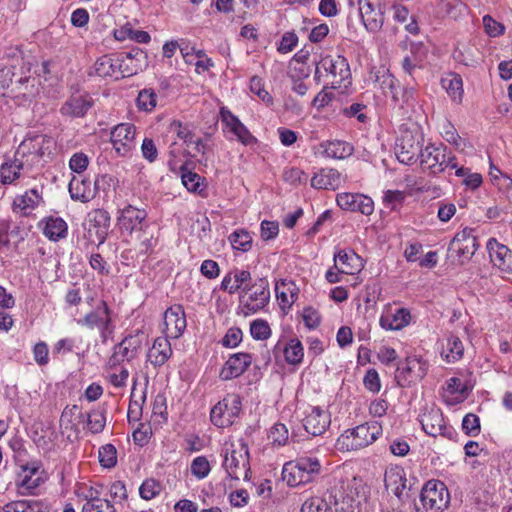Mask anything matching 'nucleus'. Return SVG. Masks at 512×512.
I'll use <instances>...</instances> for the list:
<instances>
[{
	"label": "nucleus",
	"instance_id": "57",
	"mask_svg": "<svg viewBox=\"0 0 512 512\" xmlns=\"http://www.w3.org/2000/svg\"><path fill=\"white\" fill-rule=\"evenodd\" d=\"M485 32L490 37H497L504 33L505 27L500 22L493 19L490 15H485L482 19Z\"/></svg>",
	"mask_w": 512,
	"mask_h": 512
},
{
	"label": "nucleus",
	"instance_id": "55",
	"mask_svg": "<svg viewBox=\"0 0 512 512\" xmlns=\"http://www.w3.org/2000/svg\"><path fill=\"white\" fill-rule=\"evenodd\" d=\"M462 429L469 436H477L480 433V420L475 414L469 413L462 420Z\"/></svg>",
	"mask_w": 512,
	"mask_h": 512
},
{
	"label": "nucleus",
	"instance_id": "47",
	"mask_svg": "<svg viewBox=\"0 0 512 512\" xmlns=\"http://www.w3.org/2000/svg\"><path fill=\"white\" fill-rule=\"evenodd\" d=\"M21 472L17 475L16 484L19 488V493L22 495H29L32 493V485L30 483L32 477V468L29 463L20 464Z\"/></svg>",
	"mask_w": 512,
	"mask_h": 512
},
{
	"label": "nucleus",
	"instance_id": "30",
	"mask_svg": "<svg viewBox=\"0 0 512 512\" xmlns=\"http://www.w3.org/2000/svg\"><path fill=\"white\" fill-rule=\"evenodd\" d=\"M342 183L341 174L333 168H323L311 179V186L316 189L336 190Z\"/></svg>",
	"mask_w": 512,
	"mask_h": 512
},
{
	"label": "nucleus",
	"instance_id": "22",
	"mask_svg": "<svg viewBox=\"0 0 512 512\" xmlns=\"http://www.w3.org/2000/svg\"><path fill=\"white\" fill-rule=\"evenodd\" d=\"M420 423L426 434L432 437L438 435L451 437V432L445 425L444 417L440 409L431 408L421 415Z\"/></svg>",
	"mask_w": 512,
	"mask_h": 512
},
{
	"label": "nucleus",
	"instance_id": "54",
	"mask_svg": "<svg viewBox=\"0 0 512 512\" xmlns=\"http://www.w3.org/2000/svg\"><path fill=\"white\" fill-rule=\"evenodd\" d=\"M157 96L151 89H144L140 91L137 104L140 109L151 111L156 106Z\"/></svg>",
	"mask_w": 512,
	"mask_h": 512
},
{
	"label": "nucleus",
	"instance_id": "59",
	"mask_svg": "<svg viewBox=\"0 0 512 512\" xmlns=\"http://www.w3.org/2000/svg\"><path fill=\"white\" fill-rule=\"evenodd\" d=\"M328 506L324 499L312 497L307 499L301 507V512H327Z\"/></svg>",
	"mask_w": 512,
	"mask_h": 512
},
{
	"label": "nucleus",
	"instance_id": "44",
	"mask_svg": "<svg viewBox=\"0 0 512 512\" xmlns=\"http://www.w3.org/2000/svg\"><path fill=\"white\" fill-rule=\"evenodd\" d=\"M229 241L233 249L247 252L252 247V236L246 230L239 229L235 230L230 236Z\"/></svg>",
	"mask_w": 512,
	"mask_h": 512
},
{
	"label": "nucleus",
	"instance_id": "39",
	"mask_svg": "<svg viewBox=\"0 0 512 512\" xmlns=\"http://www.w3.org/2000/svg\"><path fill=\"white\" fill-rule=\"evenodd\" d=\"M295 462L302 474L305 475L304 478L307 483L311 482L320 473L321 464L315 457H301Z\"/></svg>",
	"mask_w": 512,
	"mask_h": 512
},
{
	"label": "nucleus",
	"instance_id": "16",
	"mask_svg": "<svg viewBox=\"0 0 512 512\" xmlns=\"http://www.w3.org/2000/svg\"><path fill=\"white\" fill-rule=\"evenodd\" d=\"M220 119L224 133H231L244 145L256 142V138L250 133L247 127L227 107H221Z\"/></svg>",
	"mask_w": 512,
	"mask_h": 512
},
{
	"label": "nucleus",
	"instance_id": "12",
	"mask_svg": "<svg viewBox=\"0 0 512 512\" xmlns=\"http://www.w3.org/2000/svg\"><path fill=\"white\" fill-rule=\"evenodd\" d=\"M111 144L118 156L125 157L136 146V127L132 123H120L110 132Z\"/></svg>",
	"mask_w": 512,
	"mask_h": 512
},
{
	"label": "nucleus",
	"instance_id": "50",
	"mask_svg": "<svg viewBox=\"0 0 512 512\" xmlns=\"http://www.w3.org/2000/svg\"><path fill=\"white\" fill-rule=\"evenodd\" d=\"M98 456L99 462L104 468H112L117 463V451L112 444H106L100 447Z\"/></svg>",
	"mask_w": 512,
	"mask_h": 512
},
{
	"label": "nucleus",
	"instance_id": "38",
	"mask_svg": "<svg viewBox=\"0 0 512 512\" xmlns=\"http://www.w3.org/2000/svg\"><path fill=\"white\" fill-rule=\"evenodd\" d=\"M93 222L97 227L96 235L99 242L98 245H101L105 242L108 235L111 222L110 214L104 209H97L93 213Z\"/></svg>",
	"mask_w": 512,
	"mask_h": 512
},
{
	"label": "nucleus",
	"instance_id": "28",
	"mask_svg": "<svg viewBox=\"0 0 512 512\" xmlns=\"http://www.w3.org/2000/svg\"><path fill=\"white\" fill-rule=\"evenodd\" d=\"M39 229L51 241L64 239L68 233L67 223L60 217L49 216L38 223Z\"/></svg>",
	"mask_w": 512,
	"mask_h": 512
},
{
	"label": "nucleus",
	"instance_id": "36",
	"mask_svg": "<svg viewBox=\"0 0 512 512\" xmlns=\"http://www.w3.org/2000/svg\"><path fill=\"white\" fill-rule=\"evenodd\" d=\"M69 193L73 200L83 203L90 201L94 193L90 187V181L73 178L69 183Z\"/></svg>",
	"mask_w": 512,
	"mask_h": 512
},
{
	"label": "nucleus",
	"instance_id": "52",
	"mask_svg": "<svg viewBox=\"0 0 512 512\" xmlns=\"http://www.w3.org/2000/svg\"><path fill=\"white\" fill-rule=\"evenodd\" d=\"M191 474L198 479L206 478L210 471V463L205 456H198L192 460L190 466Z\"/></svg>",
	"mask_w": 512,
	"mask_h": 512
},
{
	"label": "nucleus",
	"instance_id": "26",
	"mask_svg": "<svg viewBox=\"0 0 512 512\" xmlns=\"http://www.w3.org/2000/svg\"><path fill=\"white\" fill-rule=\"evenodd\" d=\"M334 268L341 273L353 275L361 271L363 260L353 250H339L334 254Z\"/></svg>",
	"mask_w": 512,
	"mask_h": 512
},
{
	"label": "nucleus",
	"instance_id": "46",
	"mask_svg": "<svg viewBox=\"0 0 512 512\" xmlns=\"http://www.w3.org/2000/svg\"><path fill=\"white\" fill-rule=\"evenodd\" d=\"M34 146L38 147L36 153L39 157H50L56 148V142L48 135H34Z\"/></svg>",
	"mask_w": 512,
	"mask_h": 512
},
{
	"label": "nucleus",
	"instance_id": "31",
	"mask_svg": "<svg viewBox=\"0 0 512 512\" xmlns=\"http://www.w3.org/2000/svg\"><path fill=\"white\" fill-rule=\"evenodd\" d=\"M411 314L406 308H398L393 313L387 312L380 318V325L386 330H400L410 323Z\"/></svg>",
	"mask_w": 512,
	"mask_h": 512
},
{
	"label": "nucleus",
	"instance_id": "40",
	"mask_svg": "<svg viewBox=\"0 0 512 512\" xmlns=\"http://www.w3.org/2000/svg\"><path fill=\"white\" fill-rule=\"evenodd\" d=\"M304 476L295 461L288 462L283 467L282 479L286 481L289 486L295 487L306 484L307 482Z\"/></svg>",
	"mask_w": 512,
	"mask_h": 512
},
{
	"label": "nucleus",
	"instance_id": "49",
	"mask_svg": "<svg viewBox=\"0 0 512 512\" xmlns=\"http://www.w3.org/2000/svg\"><path fill=\"white\" fill-rule=\"evenodd\" d=\"M161 489L162 486L159 481L149 478L139 487V494L142 499L151 500L160 494Z\"/></svg>",
	"mask_w": 512,
	"mask_h": 512
},
{
	"label": "nucleus",
	"instance_id": "18",
	"mask_svg": "<svg viewBox=\"0 0 512 512\" xmlns=\"http://www.w3.org/2000/svg\"><path fill=\"white\" fill-rule=\"evenodd\" d=\"M164 334L170 339H178L184 333L187 322L182 305L175 304L164 312Z\"/></svg>",
	"mask_w": 512,
	"mask_h": 512
},
{
	"label": "nucleus",
	"instance_id": "33",
	"mask_svg": "<svg viewBox=\"0 0 512 512\" xmlns=\"http://www.w3.org/2000/svg\"><path fill=\"white\" fill-rule=\"evenodd\" d=\"M321 146L323 147V154L331 159L347 158L352 155L354 151L350 143L340 140L327 141L321 144Z\"/></svg>",
	"mask_w": 512,
	"mask_h": 512
},
{
	"label": "nucleus",
	"instance_id": "60",
	"mask_svg": "<svg viewBox=\"0 0 512 512\" xmlns=\"http://www.w3.org/2000/svg\"><path fill=\"white\" fill-rule=\"evenodd\" d=\"M302 318L305 326L310 330L316 329L321 322V316L319 312L312 307H306L303 309Z\"/></svg>",
	"mask_w": 512,
	"mask_h": 512
},
{
	"label": "nucleus",
	"instance_id": "34",
	"mask_svg": "<svg viewBox=\"0 0 512 512\" xmlns=\"http://www.w3.org/2000/svg\"><path fill=\"white\" fill-rule=\"evenodd\" d=\"M391 99L395 106L407 112L409 109H413L416 103L415 90L413 87L399 84L393 92Z\"/></svg>",
	"mask_w": 512,
	"mask_h": 512
},
{
	"label": "nucleus",
	"instance_id": "14",
	"mask_svg": "<svg viewBox=\"0 0 512 512\" xmlns=\"http://www.w3.org/2000/svg\"><path fill=\"white\" fill-rule=\"evenodd\" d=\"M361 21L368 32H378L384 24L381 0H357Z\"/></svg>",
	"mask_w": 512,
	"mask_h": 512
},
{
	"label": "nucleus",
	"instance_id": "61",
	"mask_svg": "<svg viewBox=\"0 0 512 512\" xmlns=\"http://www.w3.org/2000/svg\"><path fill=\"white\" fill-rule=\"evenodd\" d=\"M363 383L365 388L373 393H378L381 389L380 377L375 369H369L366 372Z\"/></svg>",
	"mask_w": 512,
	"mask_h": 512
},
{
	"label": "nucleus",
	"instance_id": "24",
	"mask_svg": "<svg viewBox=\"0 0 512 512\" xmlns=\"http://www.w3.org/2000/svg\"><path fill=\"white\" fill-rule=\"evenodd\" d=\"M93 104L94 101L88 93L72 95L61 106L60 112L64 116L80 118L87 114Z\"/></svg>",
	"mask_w": 512,
	"mask_h": 512
},
{
	"label": "nucleus",
	"instance_id": "23",
	"mask_svg": "<svg viewBox=\"0 0 512 512\" xmlns=\"http://www.w3.org/2000/svg\"><path fill=\"white\" fill-rule=\"evenodd\" d=\"M252 362V356L248 353H235L225 362L220 377L222 380H231L241 376Z\"/></svg>",
	"mask_w": 512,
	"mask_h": 512
},
{
	"label": "nucleus",
	"instance_id": "37",
	"mask_svg": "<svg viewBox=\"0 0 512 512\" xmlns=\"http://www.w3.org/2000/svg\"><path fill=\"white\" fill-rule=\"evenodd\" d=\"M442 87L447 91L448 95L453 101L460 103L463 97V82L462 78L457 74H450L443 78Z\"/></svg>",
	"mask_w": 512,
	"mask_h": 512
},
{
	"label": "nucleus",
	"instance_id": "51",
	"mask_svg": "<svg viewBox=\"0 0 512 512\" xmlns=\"http://www.w3.org/2000/svg\"><path fill=\"white\" fill-rule=\"evenodd\" d=\"M268 438L272 444L284 446L289 438L287 427L282 423L274 424L269 431Z\"/></svg>",
	"mask_w": 512,
	"mask_h": 512
},
{
	"label": "nucleus",
	"instance_id": "41",
	"mask_svg": "<svg viewBox=\"0 0 512 512\" xmlns=\"http://www.w3.org/2000/svg\"><path fill=\"white\" fill-rule=\"evenodd\" d=\"M22 163L19 160L5 162L0 167V182L3 185L11 184L20 175Z\"/></svg>",
	"mask_w": 512,
	"mask_h": 512
},
{
	"label": "nucleus",
	"instance_id": "20",
	"mask_svg": "<svg viewBox=\"0 0 512 512\" xmlns=\"http://www.w3.org/2000/svg\"><path fill=\"white\" fill-rule=\"evenodd\" d=\"M305 431L312 436L322 435L330 426L331 419L328 411L319 406L309 407L302 420Z\"/></svg>",
	"mask_w": 512,
	"mask_h": 512
},
{
	"label": "nucleus",
	"instance_id": "7",
	"mask_svg": "<svg viewBox=\"0 0 512 512\" xmlns=\"http://www.w3.org/2000/svg\"><path fill=\"white\" fill-rule=\"evenodd\" d=\"M324 70L332 77V88H340L343 84L344 87H347V83L349 84V79L351 76L350 67L347 59L342 55H326L321 58V60L316 65L315 70V79L319 80L321 77V71Z\"/></svg>",
	"mask_w": 512,
	"mask_h": 512
},
{
	"label": "nucleus",
	"instance_id": "10",
	"mask_svg": "<svg viewBox=\"0 0 512 512\" xmlns=\"http://www.w3.org/2000/svg\"><path fill=\"white\" fill-rule=\"evenodd\" d=\"M427 371V361L416 355H411L406 357L401 366H398L395 379L399 386L404 387L412 382L422 380Z\"/></svg>",
	"mask_w": 512,
	"mask_h": 512
},
{
	"label": "nucleus",
	"instance_id": "3",
	"mask_svg": "<svg viewBox=\"0 0 512 512\" xmlns=\"http://www.w3.org/2000/svg\"><path fill=\"white\" fill-rule=\"evenodd\" d=\"M420 165L423 170L429 171L432 175H437L445 171L446 168L456 169L457 176H464L465 169L457 168L456 157L446 146L429 143L423 148L420 154Z\"/></svg>",
	"mask_w": 512,
	"mask_h": 512
},
{
	"label": "nucleus",
	"instance_id": "53",
	"mask_svg": "<svg viewBox=\"0 0 512 512\" xmlns=\"http://www.w3.org/2000/svg\"><path fill=\"white\" fill-rule=\"evenodd\" d=\"M250 333L254 339L266 340L271 334V329L265 320H254L250 325Z\"/></svg>",
	"mask_w": 512,
	"mask_h": 512
},
{
	"label": "nucleus",
	"instance_id": "45",
	"mask_svg": "<svg viewBox=\"0 0 512 512\" xmlns=\"http://www.w3.org/2000/svg\"><path fill=\"white\" fill-rule=\"evenodd\" d=\"M284 356L289 364H299L304 356L302 343L298 339H291L284 349Z\"/></svg>",
	"mask_w": 512,
	"mask_h": 512
},
{
	"label": "nucleus",
	"instance_id": "64",
	"mask_svg": "<svg viewBox=\"0 0 512 512\" xmlns=\"http://www.w3.org/2000/svg\"><path fill=\"white\" fill-rule=\"evenodd\" d=\"M242 331L238 327L228 329L226 335L222 339V345L227 348L236 347L242 340Z\"/></svg>",
	"mask_w": 512,
	"mask_h": 512
},
{
	"label": "nucleus",
	"instance_id": "62",
	"mask_svg": "<svg viewBox=\"0 0 512 512\" xmlns=\"http://www.w3.org/2000/svg\"><path fill=\"white\" fill-rule=\"evenodd\" d=\"M89 159L88 156L82 152H78L72 155L69 161V166L72 171L76 173H82L88 167Z\"/></svg>",
	"mask_w": 512,
	"mask_h": 512
},
{
	"label": "nucleus",
	"instance_id": "11",
	"mask_svg": "<svg viewBox=\"0 0 512 512\" xmlns=\"http://www.w3.org/2000/svg\"><path fill=\"white\" fill-rule=\"evenodd\" d=\"M111 314L112 311L107 302L101 299L96 304L94 310L87 313L83 318L77 320V323L90 330L98 329L100 330L101 335L105 336L106 333L111 332Z\"/></svg>",
	"mask_w": 512,
	"mask_h": 512
},
{
	"label": "nucleus",
	"instance_id": "29",
	"mask_svg": "<svg viewBox=\"0 0 512 512\" xmlns=\"http://www.w3.org/2000/svg\"><path fill=\"white\" fill-rule=\"evenodd\" d=\"M170 338L158 337L154 340L152 347L149 349L147 358L154 367L164 365L172 356V348L169 341Z\"/></svg>",
	"mask_w": 512,
	"mask_h": 512
},
{
	"label": "nucleus",
	"instance_id": "2",
	"mask_svg": "<svg viewBox=\"0 0 512 512\" xmlns=\"http://www.w3.org/2000/svg\"><path fill=\"white\" fill-rule=\"evenodd\" d=\"M381 434L382 426L379 422H366L344 431L336 441V448L343 452L357 451L375 442Z\"/></svg>",
	"mask_w": 512,
	"mask_h": 512
},
{
	"label": "nucleus",
	"instance_id": "63",
	"mask_svg": "<svg viewBox=\"0 0 512 512\" xmlns=\"http://www.w3.org/2000/svg\"><path fill=\"white\" fill-rule=\"evenodd\" d=\"M298 44V37L294 32H286L283 34L278 51L286 54L291 52Z\"/></svg>",
	"mask_w": 512,
	"mask_h": 512
},
{
	"label": "nucleus",
	"instance_id": "4",
	"mask_svg": "<svg viewBox=\"0 0 512 512\" xmlns=\"http://www.w3.org/2000/svg\"><path fill=\"white\" fill-rule=\"evenodd\" d=\"M223 456L224 461L222 466L231 479H249V450L248 445L243 440H239L236 444H226Z\"/></svg>",
	"mask_w": 512,
	"mask_h": 512
},
{
	"label": "nucleus",
	"instance_id": "35",
	"mask_svg": "<svg viewBox=\"0 0 512 512\" xmlns=\"http://www.w3.org/2000/svg\"><path fill=\"white\" fill-rule=\"evenodd\" d=\"M463 352L464 346L461 339L451 334L446 339V345L441 352V356L446 362L453 363L462 358Z\"/></svg>",
	"mask_w": 512,
	"mask_h": 512
},
{
	"label": "nucleus",
	"instance_id": "48",
	"mask_svg": "<svg viewBox=\"0 0 512 512\" xmlns=\"http://www.w3.org/2000/svg\"><path fill=\"white\" fill-rule=\"evenodd\" d=\"M105 413L104 409H96L87 415V427L92 433L103 431L106 423Z\"/></svg>",
	"mask_w": 512,
	"mask_h": 512
},
{
	"label": "nucleus",
	"instance_id": "58",
	"mask_svg": "<svg viewBox=\"0 0 512 512\" xmlns=\"http://www.w3.org/2000/svg\"><path fill=\"white\" fill-rule=\"evenodd\" d=\"M283 179L293 185L305 183L308 180L307 174L297 167H291L284 171Z\"/></svg>",
	"mask_w": 512,
	"mask_h": 512
},
{
	"label": "nucleus",
	"instance_id": "32",
	"mask_svg": "<svg viewBox=\"0 0 512 512\" xmlns=\"http://www.w3.org/2000/svg\"><path fill=\"white\" fill-rule=\"evenodd\" d=\"M251 280V273L248 270L235 269L233 272L227 273L222 282L221 289L230 294L242 288V285Z\"/></svg>",
	"mask_w": 512,
	"mask_h": 512
},
{
	"label": "nucleus",
	"instance_id": "43",
	"mask_svg": "<svg viewBox=\"0 0 512 512\" xmlns=\"http://www.w3.org/2000/svg\"><path fill=\"white\" fill-rule=\"evenodd\" d=\"M135 386H136V382H134V385L132 387L131 399H130L128 412H127V417H128L129 422H131V421L136 422V421L140 420V418L142 416V405L146 400V392L145 391H142L141 395L139 396V399L135 398L136 397Z\"/></svg>",
	"mask_w": 512,
	"mask_h": 512
},
{
	"label": "nucleus",
	"instance_id": "13",
	"mask_svg": "<svg viewBox=\"0 0 512 512\" xmlns=\"http://www.w3.org/2000/svg\"><path fill=\"white\" fill-rule=\"evenodd\" d=\"M477 247V239L473 235V230L465 228L451 240L448 247V257L456 255L458 261L463 264L464 261L469 260L474 255Z\"/></svg>",
	"mask_w": 512,
	"mask_h": 512
},
{
	"label": "nucleus",
	"instance_id": "1",
	"mask_svg": "<svg viewBox=\"0 0 512 512\" xmlns=\"http://www.w3.org/2000/svg\"><path fill=\"white\" fill-rule=\"evenodd\" d=\"M367 487L356 477L340 481L329 493V500L336 512H354L366 499Z\"/></svg>",
	"mask_w": 512,
	"mask_h": 512
},
{
	"label": "nucleus",
	"instance_id": "56",
	"mask_svg": "<svg viewBox=\"0 0 512 512\" xmlns=\"http://www.w3.org/2000/svg\"><path fill=\"white\" fill-rule=\"evenodd\" d=\"M380 88L386 96H392L393 92L396 90V87L400 84L399 80H397L392 74L388 71L385 72L381 77H378Z\"/></svg>",
	"mask_w": 512,
	"mask_h": 512
},
{
	"label": "nucleus",
	"instance_id": "8",
	"mask_svg": "<svg viewBox=\"0 0 512 512\" xmlns=\"http://www.w3.org/2000/svg\"><path fill=\"white\" fill-rule=\"evenodd\" d=\"M134 56L138 58L139 62H142L141 64H137L136 67H132L126 63H120L118 56L112 57L109 55H104L98 58L95 62V73L100 77H111L116 80L135 75L137 74V68H140L143 66V64H145V57L139 51H136Z\"/></svg>",
	"mask_w": 512,
	"mask_h": 512
},
{
	"label": "nucleus",
	"instance_id": "15",
	"mask_svg": "<svg viewBox=\"0 0 512 512\" xmlns=\"http://www.w3.org/2000/svg\"><path fill=\"white\" fill-rule=\"evenodd\" d=\"M142 346V338L139 333L126 336L113 348V354L108 360L110 368H115L124 361H132L138 356Z\"/></svg>",
	"mask_w": 512,
	"mask_h": 512
},
{
	"label": "nucleus",
	"instance_id": "19",
	"mask_svg": "<svg viewBox=\"0 0 512 512\" xmlns=\"http://www.w3.org/2000/svg\"><path fill=\"white\" fill-rule=\"evenodd\" d=\"M337 205L347 211L360 212L369 216L374 211V202L371 197L360 193H340L336 197Z\"/></svg>",
	"mask_w": 512,
	"mask_h": 512
},
{
	"label": "nucleus",
	"instance_id": "9",
	"mask_svg": "<svg viewBox=\"0 0 512 512\" xmlns=\"http://www.w3.org/2000/svg\"><path fill=\"white\" fill-rule=\"evenodd\" d=\"M241 399L238 395H228L219 401L210 413L212 423L217 427H228L233 424L241 410Z\"/></svg>",
	"mask_w": 512,
	"mask_h": 512
},
{
	"label": "nucleus",
	"instance_id": "42",
	"mask_svg": "<svg viewBox=\"0 0 512 512\" xmlns=\"http://www.w3.org/2000/svg\"><path fill=\"white\" fill-rule=\"evenodd\" d=\"M12 211L20 217H28L32 214V197L29 191L17 195L12 204Z\"/></svg>",
	"mask_w": 512,
	"mask_h": 512
},
{
	"label": "nucleus",
	"instance_id": "21",
	"mask_svg": "<svg viewBox=\"0 0 512 512\" xmlns=\"http://www.w3.org/2000/svg\"><path fill=\"white\" fill-rule=\"evenodd\" d=\"M250 294L247 299L240 297V302L246 309L245 314L256 313L263 309L270 299V291L268 283L260 279L259 283H255L249 288Z\"/></svg>",
	"mask_w": 512,
	"mask_h": 512
},
{
	"label": "nucleus",
	"instance_id": "6",
	"mask_svg": "<svg viewBox=\"0 0 512 512\" xmlns=\"http://www.w3.org/2000/svg\"><path fill=\"white\" fill-rule=\"evenodd\" d=\"M424 135L418 128L403 129L395 144V154L399 162L412 165L416 163L423 151Z\"/></svg>",
	"mask_w": 512,
	"mask_h": 512
},
{
	"label": "nucleus",
	"instance_id": "27",
	"mask_svg": "<svg viewBox=\"0 0 512 512\" xmlns=\"http://www.w3.org/2000/svg\"><path fill=\"white\" fill-rule=\"evenodd\" d=\"M384 483L387 490H390L396 497L401 499L407 488L405 470L398 465L389 466L384 474Z\"/></svg>",
	"mask_w": 512,
	"mask_h": 512
},
{
	"label": "nucleus",
	"instance_id": "5",
	"mask_svg": "<svg viewBox=\"0 0 512 512\" xmlns=\"http://www.w3.org/2000/svg\"><path fill=\"white\" fill-rule=\"evenodd\" d=\"M449 503L450 494L446 485L439 480H430L423 486L415 509L416 512H444Z\"/></svg>",
	"mask_w": 512,
	"mask_h": 512
},
{
	"label": "nucleus",
	"instance_id": "25",
	"mask_svg": "<svg viewBox=\"0 0 512 512\" xmlns=\"http://www.w3.org/2000/svg\"><path fill=\"white\" fill-rule=\"evenodd\" d=\"M487 250L494 266L504 272H512V251L507 246L491 238L487 242Z\"/></svg>",
	"mask_w": 512,
	"mask_h": 512
},
{
	"label": "nucleus",
	"instance_id": "17",
	"mask_svg": "<svg viewBox=\"0 0 512 512\" xmlns=\"http://www.w3.org/2000/svg\"><path fill=\"white\" fill-rule=\"evenodd\" d=\"M147 213L144 209L127 205L120 211L118 216V225L123 233L131 235L134 232L144 231Z\"/></svg>",
	"mask_w": 512,
	"mask_h": 512
}]
</instances>
